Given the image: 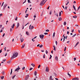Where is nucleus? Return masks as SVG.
<instances>
[{
  "mask_svg": "<svg viewBox=\"0 0 80 80\" xmlns=\"http://www.w3.org/2000/svg\"><path fill=\"white\" fill-rule=\"evenodd\" d=\"M18 52H14L13 53V56H12L11 59V60H13V58H15V57H17V56H18Z\"/></svg>",
  "mask_w": 80,
  "mask_h": 80,
  "instance_id": "f257e3e1",
  "label": "nucleus"
},
{
  "mask_svg": "<svg viewBox=\"0 0 80 80\" xmlns=\"http://www.w3.org/2000/svg\"><path fill=\"white\" fill-rule=\"evenodd\" d=\"M45 0H42L40 3V5L41 6H42V5H44V4L46 3L47 0L45 1Z\"/></svg>",
  "mask_w": 80,
  "mask_h": 80,
  "instance_id": "f03ea898",
  "label": "nucleus"
},
{
  "mask_svg": "<svg viewBox=\"0 0 80 80\" xmlns=\"http://www.w3.org/2000/svg\"><path fill=\"white\" fill-rule=\"evenodd\" d=\"M39 37L41 40H43V37H44V35H39Z\"/></svg>",
  "mask_w": 80,
  "mask_h": 80,
  "instance_id": "7ed1b4c3",
  "label": "nucleus"
},
{
  "mask_svg": "<svg viewBox=\"0 0 80 80\" xmlns=\"http://www.w3.org/2000/svg\"><path fill=\"white\" fill-rule=\"evenodd\" d=\"M7 6V4H5L4 6H3V9L4 10L5 9V8H6V7Z\"/></svg>",
  "mask_w": 80,
  "mask_h": 80,
  "instance_id": "20e7f679",
  "label": "nucleus"
},
{
  "mask_svg": "<svg viewBox=\"0 0 80 80\" xmlns=\"http://www.w3.org/2000/svg\"><path fill=\"white\" fill-rule=\"evenodd\" d=\"M33 28H34V27H33V26H32L31 27V25H30V26H29V29L30 30H32V29H33Z\"/></svg>",
  "mask_w": 80,
  "mask_h": 80,
  "instance_id": "39448f33",
  "label": "nucleus"
},
{
  "mask_svg": "<svg viewBox=\"0 0 80 80\" xmlns=\"http://www.w3.org/2000/svg\"><path fill=\"white\" fill-rule=\"evenodd\" d=\"M79 78H78L76 77V78H74L72 79V80H79Z\"/></svg>",
  "mask_w": 80,
  "mask_h": 80,
  "instance_id": "423d86ee",
  "label": "nucleus"
},
{
  "mask_svg": "<svg viewBox=\"0 0 80 80\" xmlns=\"http://www.w3.org/2000/svg\"><path fill=\"white\" fill-rule=\"evenodd\" d=\"M46 72H49V69H48V68L47 67H46Z\"/></svg>",
  "mask_w": 80,
  "mask_h": 80,
  "instance_id": "0eeeda50",
  "label": "nucleus"
},
{
  "mask_svg": "<svg viewBox=\"0 0 80 80\" xmlns=\"http://www.w3.org/2000/svg\"><path fill=\"white\" fill-rule=\"evenodd\" d=\"M20 68L18 67L17 68H16L15 70V72H17V71H18V70H20Z\"/></svg>",
  "mask_w": 80,
  "mask_h": 80,
  "instance_id": "6e6552de",
  "label": "nucleus"
},
{
  "mask_svg": "<svg viewBox=\"0 0 80 80\" xmlns=\"http://www.w3.org/2000/svg\"><path fill=\"white\" fill-rule=\"evenodd\" d=\"M29 77V75H28L27 76H26V77H25V80H27L28 78Z\"/></svg>",
  "mask_w": 80,
  "mask_h": 80,
  "instance_id": "1a4fd4ad",
  "label": "nucleus"
},
{
  "mask_svg": "<svg viewBox=\"0 0 80 80\" xmlns=\"http://www.w3.org/2000/svg\"><path fill=\"white\" fill-rule=\"evenodd\" d=\"M20 40H21V42H23V38L22 37H21Z\"/></svg>",
  "mask_w": 80,
  "mask_h": 80,
  "instance_id": "9d476101",
  "label": "nucleus"
},
{
  "mask_svg": "<svg viewBox=\"0 0 80 80\" xmlns=\"http://www.w3.org/2000/svg\"><path fill=\"white\" fill-rule=\"evenodd\" d=\"M17 24V28H18V27H19L20 25V24L19 23V22H18Z\"/></svg>",
  "mask_w": 80,
  "mask_h": 80,
  "instance_id": "9b49d317",
  "label": "nucleus"
},
{
  "mask_svg": "<svg viewBox=\"0 0 80 80\" xmlns=\"http://www.w3.org/2000/svg\"><path fill=\"white\" fill-rule=\"evenodd\" d=\"M55 59L56 61H58V57H57V56L55 57Z\"/></svg>",
  "mask_w": 80,
  "mask_h": 80,
  "instance_id": "f8f14e48",
  "label": "nucleus"
},
{
  "mask_svg": "<svg viewBox=\"0 0 80 80\" xmlns=\"http://www.w3.org/2000/svg\"><path fill=\"white\" fill-rule=\"evenodd\" d=\"M53 47L54 48L53 50L55 51H56V47L55 46H53Z\"/></svg>",
  "mask_w": 80,
  "mask_h": 80,
  "instance_id": "ddd939ff",
  "label": "nucleus"
},
{
  "mask_svg": "<svg viewBox=\"0 0 80 80\" xmlns=\"http://www.w3.org/2000/svg\"><path fill=\"white\" fill-rule=\"evenodd\" d=\"M26 34L27 35H30V34H29V32H28V31L26 32Z\"/></svg>",
  "mask_w": 80,
  "mask_h": 80,
  "instance_id": "4468645a",
  "label": "nucleus"
},
{
  "mask_svg": "<svg viewBox=\"0 0 80 80\" xmlns=\"http://www.w3.org/2000/svg\"><path fill=\"white\" fill-rule=\"evenodd\" d=\"M78 44H79V42H78L75 45V47H77V45H78Z\"/></svg>",
  "mask_w": 80,
  "mask_h": 80,
  "instance_id": "2eb2a0df",
  "label": "nucleus"
},
{
  "mask_svg": "<svg viewBox=\"0 0 80 80\" xmlns=\"http://www.w3.org/2000/svg\"><path fill=\"white\" fill-rule=\"evenodd\" d=\"M25 44H24L22 45V47H21V48H23L24 47H25Z\"/></svg>",
  "mask_w": 80,
  "mask_h": 80,
  "instance_id": "dca6fc26",
  "label": "nucleus"
},
{
  "mask_svg": "<svg viewBox=\"0 0 80 80\" xmlns=\"http://www.w3.org/2000/svg\"><path fill=\"white\" fill-rule=\"evenodd\" d=\"M54 15H56V16H57V17H58V13H57V12L55 13Z\"/></svg>",
  "mask_w": 80,
  "mask_h": 80,
  "instance_id": "f3484780",
  "label": "nucleus"
},
{
  "mask_svg": "<svg viewBox=\"0 0 80 80\" xmlns=\"http://www.w3.org/2000/svg\"><path fill=\"white\" fill-rule=\"evenodd\" d=\"M58 20H59V21H61V20H62V18H61V17L58 18Z\"/></svg>",
  "mask_w": 80,
  "mask_h": 80,
  "instance_id": "a211bd4d",
  "label": "nucleus"
},
{
  "mask_svg": "<svg viewBox=\"0 0 80 80\" xmlns=\"http://www.w3.org/2000/svg\"><path fill=\"white\" fill-rule=\"evenodd\" d=\"M73 8L74 10H75V11H76V8H75V6H74V5H73Z\"/></svg>",
  "mask_w": 80,
  "mask_h": 80,
  "instance_id": "6ab92c4d",
  "label": "nucleus"
},
{
  "mask_svg": "<svg viewBox=\"0 0 80 80\" xmlns=\"http://www.w3.org/2000/svg\"><path fill=\"white\" fill-rule=\"evenodd\" d=\"M14 27H15V24H13L12 26V28H13Z\"/></svg>",
  "mask_w": 80,
  "mask_h": 80,
  "instance_id": "aec40b11",
  "label": "nucleus"
},
{
  "mask_svg": "<svg viewBox=\"0 0 80 80\" xmlns=\"http://www.w3.org/2000/svg\"><path fill=\"white\" fill-rule=\"evenodd\" d=\"M31 65H32V67H35V64H34L33 63H32L31 64Z\"/></svg>",
  "mask_w": 80,
  "mask_h": 80,
  "instance_id": "412c9836",
  "label": "nucleus"
},
{
  "mask_svg": "<svg viewBox=\"0 0 80 80\" xmlns=\"http://www.w3.org/2000/svg\"><path fill=\"white\" fill-rule=\"evenodd\" d=\"M37 71H35L34 72L35 75V76L37 75Z\"/></svg>",
  "mask_w": 80,
  "mask_h": 80,
  "instance_id": "4be33fe9",
  "label": "nucleus"
},
{
  "mask_svg": "<svg viewBox=\"0 0 80 80\" xmlns=\"http://www.w3.org/2000/svg\"><path fill=\"white\" fill-rule=\"evenodd\" d=\"M55 32H54L53 35V37L54 38V37H55Z\"/></svg>",
  "mask_w": 80,
  "mask_h": 80,
  "instance_id": "5701e85b",
  "label": "nucleus"
},
{
  "mask_svg": "<svg viewBox=\"0 0 80 80\" xmlns=\"http://www.w3.org/2000/svg\"><path fill=\"white\" fill-rule=\"evenodd\" d=\"M68 75H69V77H71V75H70V74H69V73H68Z\"/></svg>",
  "mask_w": 80,
  "mask_h": 80,
  "instance_id": "b1692460",
  "label": "nucleus"
},
{
  "mask_svg": "<svg viewBox=\"0 0 80 80\" xmlns=\"http://www.w3.org/2000/svg\"><path fill=\"white\" fill-rule=\"evenodd\" d=\"M66 24H67V22H64L63 23V25H66Z\"/></svg>",
  "mask_w": 80,
  "mask_h": 80,
  "instance_id": "393cba45",
  "label": "nucleus"
},
{
  "mask_svg": "<svg viewBox=\"0 0 80 80\" xmlns=\"http://www.w3.org/2000/svg\"><path fill=\"white\" fill-rule=\"evenodd\" d=\"M8 63H11V61L10 60L8 62H7Z\"/></svg>",
  "mask_w": 80,
  "mask_h": 80,
  "instance_id": "a878e982",
  "label": "nucleus"
},
{
  "mask_svg": "<svg viewBox=\"0 0 80 80\" xmlns=\"http://www.w3.org/2000/svg\"><path fill=\"white\" fill-rule=\"evenodd\" d=\"M67 3H66V5H68V3H69V1H67Z\"/></svg>",
  "mask_w": 80,
  "mask_h": 80,
  "instance_id": "bb28decb",
  "label": "nucleus"
},
{
  "mask_svg": "<svg viewBox=\"0 0 80 80\" xmlns=\"http://www.w3.org/2000/svg\"><path fill=\"white\" fill-rule=\"evenodd\" d=\"M28 14H26V16H25V18H27V17H28Z\"/></svg>",
  "mask_w": 80,
  "mask_h": 80,
  "instance_id": "cd10ccee",
  "label": "nucleus"
},
{
  "mask_svg": "<svg viewBox=\"0 0 80 80\" xmlns=\"http://www.w3.org/2000/svg\"><path fill=\"white\" fill-rule=\"evenodd\" d=\"M28 3H32L31 2H30V0H28Z\"/></svg>",
  "mask_w": 80,
  "mask_h": 80,
  "instance_id": "c85d7f7f",
  "label": "nucleus"
},
{
  "mask_svg": "<svg viewBox=\"0 0 80 80\" xmlns=\"http://www.w3.org/2000/svg\"><path fill=\"white\" fill-rule=\"evenodd\" d=\"M43 47V45H41L40 46H39L40 48H42Z\"/></svg>",
  "mask_w": 80,
  "mask_h": 80,
  "instance_id": "c756f323",
  "label": "nucleus"
},
{
  "mask_svg": "<svg viewBox=\"0 0 80 80\" xmlns=\"http://www.w3.org/2000/svg\"><path fill=\"white\" fill-rule=\"evenodd\" d=\"M52 10H51L50 11V12L49 13V14L50 15H52Z\"/></svg>",
  "mask_w": 80,
  "mask_h": 80,
  "instance_id": "7c9ffc66",
  "label": "nucleus"
},
{
  "mask_svg": "<svg viewBox=\"0 0 80 80\" xmlns=\"http://www.w3.org/2000/svg\"><path fill=\"white\" fill-rule=\"evenodd\" d=\"M61 12H59V16H60H60H61Z\"/></svg>",
  "mask_w": 80,
  "mask_h": 80,
  "instance_id": "2f4dec72",
  "label": "nucleus"
},
{
  "mask_svg": "<svg viewBox=\"0 0 80 80\" xmlns=\"http://www.w3.org/2000/svg\"><path fill=\"white\" fill-rule=\"evenodd\" d=\"M73 17L74 18H77V16H73Z\"/></svg>",
  "mask_w": 80,
  "mask_h": 80,
  "instance_id": "473e14b6",
  "label": "nucleus"
},
{
  "mask_svg": "<svg viewBox=\"0 0 80 80\" xmlns=\"http://www.w3.org/2000/svg\"><path fill=\"white\" fill-rule=\"evenodd\" d=\"M52 76H50L49 79L50 80H51V79H52Z\"/></svg>",
  "mask_w": 80,
  "mask_h": 80,
  "instance_id": "72a5a7b5",
  "label": "nucleus"
},
{
  "mask_svg": "<svg viewBox=\"0 0 80 80\" xmlns=\"http://www.w3.org/2000/svg\"><path fill=\"white\" fill-rule=\"evenodd\" d=\"M66 48H67V47H65V48H64V52H65V51H66Z\"/></svg>",
  "mask_w": 80,
  "mask_h": 80,
  "instance_id": "f704fd0d",
  "label": "nucleus"
},
{
  "mask_svg": "<svg viewBox=\"0 0 80 80\" xmlns=\"http://www.w3.org/2000/svg\"><path fill=\"white\" fill-rule=\"evenodd\" d=\"M41 67V65H39V66L38 67V68H40Z\"/></svg>",
  "mask_w": 80,
  "mask_h": 80,
  "instance_id": "c9c22d12",
  "label": "nucleus"
},
{
  "mask_svg": "<svg viewBox=\"0 0 80 80\" xmlns=\"http://www.w3.org/2000/svg\"><path fill=\"white\" fill-rule=\"evenodd\" d=\"M15 76H16V75H15L14 76H13L12 77V78L13 79V78H15Z\"/></svg>",
  "mask_w": 80,
  "mask_h": 80,
  "instance_id": "e433bc0d",
  "label": "nucleus"
},
{
  "mask_svg": "<svg viewBox=\"0 0 80 80\" xmlns=\"http://www.w3.org/2000/svg\"><path fill=\"white\" fill-rule=\"evenodd\" d=\"M3 78H4V76H2V77H1V79L2 80L3 79Z\"/></svg>",
  "mask_w": 80,
  "mask_h": 80,
  "instance_id": "4c0bfd02",
  "label": "nucleus"
},
{
  "mask_svg": "<svg viewBox=\"0 0 80 80\" xmlns=\"http://www.w3.org/2000/svg\"><path fill=\"white\" fill-rule=\"evenodd\" d=\"M25 67H23V68H22V69L23 70H24L25 69Z\"/></svg>",
  "mask_w": 80,
  "mask_h": 80,
  "instance_id": "58836bf2",
  "label": "nucleus"
},
{
  "mask_svg": "<svg viewBox=\"0 0 80 80\" xmlns=\"http://www.w3.org/2000/svg\"><path fill=\"white\" fill-rule=\"evenodd\" d=\"M74 61H75V60H77V58H74Z\"/></svg>",
  "mask_w": 80,
  "mask_h": 80,
  "instance_id": "ea45409f",
  "label": "nucleus"
},
{
  "mask_svg": "<svg viewBox=\"0 0 80 80\" xmlns=\"http://www.w3.org/2000/svg\"><path fill=\"white\" fill-rule=\"evenodd\" d=\"M3 4H4V2L2 3L1 5V7H3Z\"/></svg>",
  "mask_w": 80,
  "mask_h": 80,
  "instance_id": "a19ab883",
  "label": "nucleus"
},
{
  "mask_svg": "<svg viewBox=\"0 0 80 80\" xmlns=\"http://www.w3.org/2000/svg\"><path fill=\"white\" fill-rule=\"evenodd\" d=\"M44 35H47V34H48V33H47V32H45V33H44Z\"/></svg>",
  "mask_w": 80,
  "mask_h": 80,
  "instance_id": "79ce46f5",
  "label": "nucleus"
},
{
  "mask_svg": "<svg viewBox=\"0 0 80 80\" xmlns=\"http://www.w3.org/2000/svg\"><path fill=\"white\" fill-rule=\"evenodd\" d=\"M76 34H75L74 35L72 36V37H75V36H76Z\"/></svg>",
  "mask_w": 80,
  "mask_h": 80,
  "instance_id": "37998d69",
  "label": "nucleus"
},
{
  "mask_svg": "<svg viewBox=\"0 0 80 80\" xmlns=\"http://www.w3.org/2000/svg\"><path fill=\"white\" fill-rule=\"evenodd\" d=\"M48 53V51H47V50H46V54H47Z\"/></svg>",
  "mask_w": 80,
  "mask_h": 80,
  "instance_id": "c03bdc74",
  "label": "nucleus"
},
{
  "mask_svg": "<svg viewBox=\"0 0 80 80\" xmlns=\"http://www.w3.org/2000/svg\"><path fill=\"white\" fill-rule=\"evenodd\" d=\"M22 29H23L24 28V25L22 26Z\"/></svg>",
  "mask_w": 80,
  "mask_h": 80,
  "instance_id": "a18cd8bd",
  "label": "nucleus"
},
{
  "mask_svg": "<svg viewBox=\"0 0 80 80\" xmlns=\"http://www.w3.org/2000/svg\"><path fill=\"white\" fill-rule=\"evenodd\" d=\"M4 73H5V72L4 71H3L2 72V75H4Z\"/></svg>",
  "mask_w": 80,
  "mask_h": 80,
  "instance_id": "49530a36",
  "label": "nucleus"
},
{
  "mask_svg": "<svg viewBox=\"0 0 80 80\" xmlns=\"http://www.w3.org/2000/svg\"><path fill=\"white\" fill-rule=\"evenodd\" d=\"M4 27H2L1 30H4Z\"/></svg>",
  "mask_w": 80,
  "mask_h": 80,
  "instance_id": "de8ad7c7",
  "label": "nucleus"
},
{
  "mask_svg": "<svg viewBox=\"0 0 80 80\" xmlns=\"http://www.w3.org/2000/svg\"><path fill=\"white\" fill-rule=\"evenodd\" d=\"M33 69V68H30L29 69V70H32Z\"/></svg>",
  "mask_w": 80,
  "mask_h": 80,
  "instance_id": "09e8293b",
  "label": "nucleus"
},
{
  "mask_svg": "<svg viewBox=\"0 0 80 80\" xmlns=\"http://www.w3.org/2000/svg\"><path fill=\"white\" fill-rule=\"evenodd\" d=\"M55 43H56V45H57V43H58L57 42V41H56Z\"/></svg>",
  "mask_w": 80,
  "mask_h": 80,
  "instance_id": "8fccbe9b",
  "label": "nucleus"
},
{
  "mask_svg": "<svg viewBox=\"0 0 80 80\" xmlns=\"http://www.w3.org/2000/svg\"><path fill=\"white\" fill-rule=\"evenodd\" d=\"M18 18L17 17V18H15V20H17V19H18Z\"/></svg>",
  "mask_w": 80,
  "mask_h": 80,
  "instance_id": "3c124183",
  "label": "nucleus"
},
{
  "mask_svg": "<svg viewBox=\"0 0 80 80\" xmlns=\"http://www.w3.org/2000/svg\"><path fill=\"white\" fill-rule=\"evenodd\" d=\"M3 16V14H0V17H1V16Z\"/></svg>",
  "mask_w": 80,
  "mask_h": 80,
  "instance_id": "603ef678",
  "label": "nucleus"
},
{
  "mask_svg": "<svg viewBox=\"0 0 80 80\" xmlns=\"http://www.w3.org/2000/svg\"><path fill=\"white\" fill-rule=\"evenodd\" d=\"M4 36H5V33H4L3 35H2V37H4Z\"/></svg>",
  "mask_w": 80,
  "mask_h": 80,
  "instance_id": "864d4df0",
  "label": "nucleus"
},
{
  "mask_svg": "<svg viewBox=\"0 0 80 80\" xmlns=\"http://www.w3.org/2000/svg\"><path fill=\"white\" fill-rule=\"evenodd\" d=\"M50 8V6H49L47 8L48 10H49V8Z\"/></svg>",
  "mask_w": 80,
  "mask_h": 80,
  "instance_id": "5fc2aeb1",
  "label": "nucleus"
},
{
  "mask_svg": "<svg viewBox=\"0 0 80 80\" xmlns=\"http://www.w3.org/2000/svg\"><path fill=\"white\" fill-rule=\"evenodd\" d=\"M7 55V53H6L5 55V57H6Z\"/></svg>",
  "mask_w": 80,
  "mask_h": 80,
  "instance_id": "6e6d98bb",
  "label": "nucleus"
},
{
  "mask_svg": "<svg viewBox=\"0 0 80 80\" xmlns=\"http://www.w3.org/2000/svg\"><path fill=\"white\" fill-rule=\"evenodd\" d=\"M40 44H38V45H37V47H39V46H40Z\"/></svg>",
  "mask_w": 80,
  "mask_h": 80,
  "instance_id": "4d7b16f0",
  "label": "nucleus"
},
{
  "mask_svg": "<svg viewBox=\"0 0 80 80\" xmlns=\"http://www.w3.org/2000/svg\"><path fill=\"white\" fill-rule=\"evenodd\" d=\"M26 1H27V0H25V1H24V2L23 3V4L24 3H25V2H26Z\"/></svg>",
  "mask_w": 80,
  "mask_h": 80,
  "instance_id": "13d9d810",
  "label": "nucleus"
},
{
  "mask_svg": "<svg viewBox=\"0 0 80 80\" xmlns=\"http://www.w3.org/2000/svg\"><path fill=\"white\" fill-rule=\"evenodd\" d=\"M2 49H1V50H0V53H2Z\"/></svg>",
  "mask_w": 80,
  "mask_h": 80,
  "instance_id": "bf43d9fd",
  "label": "nucleus"
},
{
  "mask_svg": "<svg viewBox=\"0 0 80 80\" xmlns=\"http://www.w3.org/2000/svg\"><path fill=\"white\" fill-rule=\"evenodd\" d=\"M0 28H2V25H0Z\"/></svg>",
  "mask_w": 80,
  "mask_h": 80,
  "instance_id": "052dcab7",
  "label": "nucleus"
},
{
  "mask_svg": "<svg viewBox=\"0 0 80 80\" xmlns=\"http://www.w3.org/2000/svg\"><path fill=\"white\" fill-rule=\"evenodd\" d=\"M43 58H45V54L43 56Z\"/></svg>",
  "mask_w": 80,
  "mask_h": 80,
  "instance_id": "680f3d73",
  "label": "nucleus"
},
{
  "mask_svg": "<svg viewBox=\"0 0 80 80\" xmlns=\"http://www.w3.org/2000/svg\"><path fill=\"white\" fill-rule=\"evenodd\" d=\"M6 60V59H3V62H5V61Z\"/></svg>",
  "mask_w": 80,
  "mask_h": 80,
  "instance_id": "e2e57ef3",
  "label": "nucleus"
},
{
  "mask_svg": "<svg viewBox=\"0 0 80 80\" xmlns=\"http://www.w3.org/2000/svg\"><path fill=\"white\" fill-rule=\"evenodd\" d=\"M33 18H36V16H33Z\"/></svg>",
  "mask_w": 80,
  "mask_h": 80,
  "instance_id": "0e129e2a",
  "label": "nucleus"
},
{
  "mask_svg": "<svg viewBox=\"0 0 80 80\" xmlns=\"http://www.w3.org/2000/svg\"><path fill=\"white\" fill-rule=\"evenodd\" d=\"M75 26L76 27H78V25H77V24H76L75 25Z\"/></svg>",
  "mask_w": 80,
  "mask_h": 80,
  "instance_id": "69168bd1",
  "label": "nucleus"
},
{
  "mask_svg": "<svg viewBox=\"0 0 80 80\" xmlns=\"http://www.w3.org/2000/svg\"><path fill=\"white\" fill-rule=\"evenodd\" d=\"M74 3H76V1H74L73 2Z\"/></svg>",
  "mask_w": 80,
  "mask_h": 80,
  "instance_id": "338daca9",
  "label": "nucleus"
},
{
  "mask_svg": "<svg viewBox=\"0 0 80 80\" xmlns=\"http://www.w3.org/2000/svg\"><path fill=\"white\" fill-rule=\"evenodd\" d=\"M53 51H52L51 52V53H53Z\"/></svg>",
  "mask_w": 80,
  "mask_h": 80,
  "instance_id": "774afa93",
  "label": "nucleus"
}]
</instances>
